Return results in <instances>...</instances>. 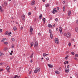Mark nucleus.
<instances>
[{
  "mask_svg": "<svg viewBox=\"0 0 78 78\" xmlns=\"http://www.w3.org/2000/svg\"><path fill=\"white\" fill-rule=\"evenodd\" d=\"M72 37V35H71V34L70 33L68 32L67 33V36L66 37L68 38H70V37Z\"/></svg>",
  "mask_w": 78,
  "mask_h": 78,
  "instance_id": "1",
  "label": "nucleus"
},
{
  "mask_svg": "<svg viewBox=\"0 0 78 78\" xmlns=\"http://www.w3.org/2000/svg\"><path fill=\"white\" fill-rule=\"evenodd\" d=\"M41 70V69L39 68H36L35 70L34 71V73H37V72H39V71Z\"/></svg>",
  "mask_w": 78,
  "mask_h": 78,
  "instance_id": "2",
  "label": "nucleus"
},
{
  "mask_svg": "<svg viewBox=\"0 0 78 78\" xmlns=\"http://www.w3.org/2000/svg\"><path fill=\"white\" fill-rule=\"evenodd\" d=\"M33 28H32V27L30 26V36H31V34H32V33L33 32Z\"/></svg>",
  "mask_w": 78,
  "mask_h": 78,
  "instance_id": "3",
  "label": "nucleus"
},
{
  "mask_svg": "<svg viewBox=\"0 0 78 78\" xmlns=\"http://www.w3.org/2000/svg\"><path fill=\"white\" fill-rule=\"evenodd\" d=\"M55 43H56V44H58V38H55Z\"/></svg>",
  "mask_w": 78,
  "mask_h": 78,
  "instance_id": "4",
  "label": "nucleus"
},
{
  "mask_svg": "<svg viewBox=\"0 0 78 78\" xmlns=\"http://www.w3.org/2000/svg\"><path fill=\"white\" fill-rule=\"evenodd\" d=\"M59 30L61 34H62V27H60L59 28Z\"/></svg>",
  "mask_w": 78,
  "mask_h": 78,
  "instance_id": "5",
  "label": "nucleus"
},
{
  "mask_svg": "<svg viewBox=\"0 0 78 78\" xmlns=\"http://www.w3.org/2000/svg\"><path fill=\"white\" fill-rule=\"evenodd\" d=\"M22 19L23 20H25V16L24 15H23L22 16Z\"/></svg>",
  "mask_w": 78,
  "mask_h": 78,
  "instance_id": "6",
  "label": "nucleus"
},
{
  "mask_svg": "<svg viewBox=\"0 0 78 78\" xmlns=\"http://www.w3.org/2000/svg\"><path fill=\"white\" fill-rule=\"evenodd\" d=\"M10 69V68H9V66H8L7 67H6V70H7V71H8V72H9V69Z\"/></svg>",
  "mask_w": 78,
  "mask_h": 78,
  "instance_id": "7",
  "label": "nucleus"
},
{
  "mask_svg": "<svg viewBox=\"0 0 78 78\" xmlns=\"http://www.w3.org/2000/svg\"><path fill=\"white\" fill-rule=\"evenodd\" d=\"M48 67L49 68H53V65H51V64H48Z\"/></svg>",
  "mask_w": 78,
  "mask_h": 78,
  "instance_id": "8",
  "label": "nucleus"
},
{
  "mask_svg": "<svg viewBox=\"0 0 78 78\" xmlns=\"http://www.w3.org/2000/svg\"><path fill=\"white\" fill-rule=\"evenodd\" d=\"M37 45H38V43H37V41H36L34 44V46L37 47Z\"/></svg>",
  "mask_w": 78,
  "mask_h": 78,
  "instance_id": "9",
  "label": "nucleus"
},
{
  "mask_svg": "<svg viewBox=\"0 0 78 78\" xmlns=\"http://www.w3.org/2000/svg\"><path fill=\"white\" fill-rule=\"evenodd\" d=\"M35 4V1H34L31 2V5H34Z\"/></svg>",
  "mask_w": 78,
  "mask_h": 78,
  "instance_id": "10",
  "label": "nucleus"
},
{
  "mask_svg": "<svg viewBox=\"0 0 78 78\" xmlns=\"http://www.w3.org/2000/svg\"><path fill=\"white\" fill-rule=\"evenodd\" d=\"M72 13V12H71V11H69L68 12V16L69 17H70V14H71V13Z\"/></svg>",
  "mask_w": 78,
  "mask_h": 78,
  "instance_id": "11",
  "label": "nucleus"
},
{
  "mask_svg": "<svg viewBox=\"0 0 78 78\" xmlns=\"http://www.w3.org/2000/svg\"><path fill=\"white\" fill-rule=\"evenodd\" d=\"M65 72L66 73H68V72H69V69H65Z\"/></svg>",
  "mask_w": 78,
  "mask_h": 78,
  "instance_id": "12",
  "label": "nucleus"
},
{
  "mask_svg": "<svg viewBox=\"0 0 78 78\" xmlns=\"http://www.w3.org/2000/svg\"><path fill=\"white\" fill-rule=\"evenodd\" d=\"M55 73L56 74H59L60 73L58 71H55Z\"/></svg>",
  "mask_w": 78,
  "mask_h": 78,
  "instance_id": "13",
  "label": "nucleus"
},
{
  "mask_svg": "<svg viewBox=\"0 0 78 78\" xmlns=\"http://www.w3.org/2000/svg\"><path fill=\"white\" fill-rule=\"evenodd\" d=\"M53 11L55 12H58L57 10H56V8H54L53 9Z\"/></svg>",
  "mask_w": 78,
  "mask_h": 78,
  "instance_id": "14",
  "label": "nucleus"
},
{
  "mask_svg": "<svg viewBox=\"0 0 78 78\" xmlns=\"http://www.w3.org/2000/svg\"><path fill=\"white\" fill-rule=\"evenodd\" d=\"M33 45H34V43L33 42H31L30 43V47H33Z\"/></svg>",
  "mask_w": 78,
  "mask_h": 78,
  "instance_id": "15",
  "label": "nucleus"
},
{
  "mask_svg": "<svg viewBox=\"0 0 78 78\" xmlns=\"http://www.w3.org/2000/svg\"><path fill=\"white\" fill-rule=\"evenodd\" d=\"M5 40H6V38H4L2 39L1 41L2 42H4V41H5Z\"/></svg>",
  "mask_w": 78,
  "mask_h": 78,
  "instance_id": "16",
  "label": "nucleus"
},
{
  "mask_svg": "<svg viewBox=\"0 0 78 78\" xmlns=\"http://www.w3.org/2000/svg\"><path fill=\"white\" fill-rule=\"evenodd\" d=\"M75 31L77 33H78V27H76L75 29Z\"/></svg>",
  "mask_w": 78,
  "mask_h": 78,
  "instance_id": "17",
  "label": "nucleus"
},
{
  "mask_svg": "<svg viewBox=\"0 0 78 78\" xmlns=\"http://www.w3.org/2000/svg\"><path fill=\"white\" fill-rule=\"evenodd\" d=\"M42 14L40 15L39 17V19H42Z\"/></svg>",
  "mask_w": 78,
  "mask_h": 78,
  "instance_id": "18",
  "label": "nucleus"
},
{
  "mask_svg": "<svg viewBox=\"0 0 78 78\" xmlns=\"http://www.w3.org/2000/svg\"><path fill=\"white\" fill-rule=\"evenodd\" d=\"M50 36L51 39H52L53 38V35L51 34H50Z\"/></svg>",
  "mask_w": 78,
  "mask_h": 78,
  "instance_id": "19",
  "label": "nucleus"
},
{
  "mask_svg": "<svg viewBox=\"0 0 78 78\" xmlns=\"http://www.w3.org/2000/svg\"><path fill=\"white\" fill-rule=\"evenodd\" d=\"M33 55H34V52H32L30 56V58H33Z\"/></svg>",
  "mask_w": 78,
  "mask_h": 78,
  "instance_id": "20",
  "label": "nucleus"
},
{
  "mask_svg": "<svg viewBox=\"0 0 78 78\" xmlns=\"http://www.w3.org/2000/svg\"><path fill=\"white\" fill-rule=\"evenodd\" d=\"M8 31H6L5 33V35H8Z\"/></svg>",
  "mask_w": 78,
  "mask_h": 78,
  "instance_id": "21",
  "label": "nucleus"
},
{
  "mask_svg": "<svg viewBox=\"0 0 78 78\" xmlns=\"http://www.w3.org/2000/svg\"><path fill=\"white\" fill-rule=\"evenodd\" d=\"M63 11L64 12L65 11H66V7H65V6H64L63 8Z\"/></svg>",
  "mask_w": 78,
  "mask_h": 78,
  "instance_id": "22",
  "label": "nucleus"
},
{
  "mask_svg": "<svg viewBox=\"0 0 78 78\" xmlns=\"http://www.w3.org/2000/svg\"><path fill=\"white\" fill-rule=\"evenodd\" d=\"M13 30H14V31H16V30H17V27H13Z\"/></svg>",
  "mask_w": 78,
  "mask_h": 78,
  "instance_id": "23",
  "label": "nucleus"
},
{
  "mask_svg": "<svg viewBox=\"0 0 78 78\" xmlns=\"http://www.w3.org/2000/svg\"><path fill=\"white\" fill-rule=\"evenodd\" d=\"M47 55H48V54L44 53L43 54V56H47Z\"/></svg>",
  "mask_w": 78,
  "mask_h": 78,
  "instance_id": "24",
  "label": "nucleus"
},
{
  "mask_svg": "<svg viewBox=\"0 0 78 78\" xmlns=\"http://www.w3.org/2000/svg\"><path fill=\"white\" fill-rule=\"evenodd\" d=\"M50 6V5L48 4H47L46 5H45V6L46 7V8H47V7H48Z\"/></svg>",
  "mask_w": 78,
  "mask_h": 78,
  "instance_id": "25",
  "label": "nucleus"
},
{
  "mask_svg": "<svg viewBox=\"0 0 78 78\" xmlns=\"http://www.w3.org/2000/svg\"><path fill=\"white\" fill-rule=\"evenodd\" d=\"M19 78V76H18L17 75H16L13 78Z\"/></svg>",
  "mask_w": 78,
  "mask_h": 78,
  "instance_id": "26",
  "label": "nucleus"
},
{
  "mask_svg": "<svg viewBox=\"0 0 78 78\" xmlns=\"http://www.w3.org/2000/svg\"><path fill=\"white\" fill-rule=\"evenodd\" d=\"M68 58H69V56H67L65 58V59H67Z\"/></svg>",
  "mask_w": 78,
  "mask_h": 78,
  "instance_id": "27",
  "label": "nucleus"
},
{
  "mask_svg": "<svg viewBox=\"0 0 78 78\" xmlns=\"http://www.w3.org/2000/svg\"><path fill=\"white\" fill-rule=\"evenodd\" d=\"M43 21H44V23H45V18H44L43 19Z\"/></svg>",
  "mask_w": 78,
  "mask_h": 78,
  "instance_id": "28",
  "label": "nucleus"
},
{
  "mask_svg": "<svg viewBox=\"0 0 78 78\" xmlns=\"http://www.w3.org/2000/svg\"><path fill=\"white\" fill-rule=\"evenodd\" d=\"M48 27H49V28H50V27H52V26H51V24H49L48 25Z\"/></svg>",
  "mask_w": 78,
  "mask_h": 78,
  "instance_id": "29",
  "label": "nucleus"
},
{
  "mask_svg": "<svg viewBox=\"0 0 78 78\" xmlns=\"http://www.w3.org/2000/svg\"><path fill=\"white\" fill-rule=\"evenodd\" d=\"M2 55H3V54H2V52H0V56H2Z\"/></svg>",
  "mask_w": 78,
  "mask_h": 78,
  "instance_id": "30",
  "label": "nucleus"
},
{
  "mask_svg": "<svg viewBox=\"0 0 78 78\" xmlns=\"http://www.w3.org/2000/svg\"><path fill=\"white\" fill-rule=\"evenodd\" d=\"M64 36L67 37V33H64Z\"/></svg>",
  "mask_w": 78,
  "mask_h": 78,
  "instance_id": "31",
  "label": "nucleus"
},
{
  "mask_svg": "<svg viewBox=\"0 0 78 78\" xmlns=\"http://www.w3.org/2000/svg\"><path fill=\"white\" fill-rule=\"evenodd\" d=\"M8 49V48H4V51H6Z\"/></svg>",
  "mask_w": 78,
  "mask_h": 78,
  "instance_id": "32",
  "label": "nucleus"
},
{
  "mask_svg": "<svg viewBox=\"0 0 78 78\" xmlns=\"http://www.w3.org/2000/svg\"><path fill=\"white\" fill-rule=\"evenodd\" d=\"M71 55H75V53L73 52H71Z\"/></svg>",
  "mask_w": 78,
  "mask_h": 78,
  "instance_id": "33",
  "label": "nucleus"
},
{
  "mask_svg": "<svg viewBox=\"0 0 78 78\" xmlns=\"http://www.w3.org/2000/svg\"><path fill=\"white\" fill-rule=\"evenodd\" d=\"M4 44H5V45H7V44H8V42H4Z\"/></svg>",
  "mask_w": 78,
  "mask_h": 78,
  "instance_id": "34",
  "label": "nucleus"
},
{
  "mask_svg": "<svg viewBox=\"0 0 78 78\" xmlns=\"http://www.w3.org/2000/svg\"><path fill=\"white\" fill-rule=\"evenodd\" d=\"M11 48H14V44H12L11 46Z\"/></svg>",
  "mask_w": 78,
  "mask_h": 78,
  "instance_id": "35",
  "label": "nucleus"
},
{
  "mask_svg": "<svg viewBox=\"0 0 78 78\" xmlns=\"http://www.w3.org/2000/svg\"><path fill=\"white\" fill-rule=\"evenodd\" d=\"M31 13L30 12H29L28 13V16H30V15H31Z\"/></svg>",
  "mask_w": 78,
  "mask_h": 78,
  "instance_id": "36",
  "label": "nucleus"
},
{
  "mask_svg": "<svg viewBox=\"0 0 78 78\" xmlns=\"http://www.w3.org/2000/svg\"><path fill=\"white\" fill-rule=\"evenodd\" d=\"M68 45L69 47H70V46H71V43H69L68 44Z\"/></svg>",
  "mask_w": 78,
  "mask_h": 78,
  "instance_id": "37",
  "label": "nucleus"
},
{
  "mask_svg": "<svg viewBox=\"0 0 78 78\" xmlns=\"http://www.w3.org/2000/svg\"><path fill=\"white\" fill-rule=\"evenodd\" d=\"M49 33L50 34H51V30H49Z\"/></svg>",
  "mask_w": 78,
  "mask_h": 78,
  "instance_id": "38",
  "label": "nucleus"
},
{
  "mask_svg": "<svg viewBox=\"0 0 78 78\" xmlns=\"http://www.w3.org/2000/svg\"><path fill=\"white\" fill-rule=\"evenodd\" d=\"M55 20L56 22H58V18L55 19Z\"/></svg>",
  "mask_w": 78,
  "mask_h": 78,
  "instance_id": "39",
  "label": "nucleus"
},
{
  "mask_svg": "<svg viewBox=\"0 0 78 78\" xmlns=\"http://www.w3.org/2000/svg\"><path fill=\"white\" fill-rule=\"evenodd\" d=\"M75 56L77 58V57H78V55L77 54H76L75 55Z\"/></svg>",
  "mask_w": 78,
  "mask_h": 78,
  "instance_id": "40",
  "label": "nucleus"
},
{
  "mask_svg": "<svg viewBox=\"0 0 78 78\" xmlns=\"http://www.w3.org/2000/svg\"><path fill=\"white\" fill-rule=\"evenodd\" d=\"M3 69H0V72H1V71H3Z\"/></svg>",
  "mask_w": 78,
  "mask_h": 78,
  "instance_id": "41",
  "label": "nucleus"
},
{
  "mask_svg": "<svg viewBox=\"0 0 78 78\" xmlns=\"http://www.w3.org/2000/svg\"><path fill=\"white\" fill-rule=\"evenodd\" d=\"M57 10H58V11H59V7H58L57 8Z\"/></svg>",
  "mask_w": 78,
  "mask_h": 78,
  "instance_id": "42",
  "label": "nucleus"
},
{
  "mask_svg": "<svg viewBox=\"0 0 78 78\" xmlns=\"http://www.w3.org/2000/svg\"><path fill=\"white\" fill-rule=\"evenodd\" d=\"M12 41H14V38H12Z\"/></svg>",
  "mask_w": 78,
  "mask_h": 78,
  "instance_id": "43",
  "label": "nucleus"
},
{
  "mask_svg": "<svg viewBox=\"0 0 78 78\" xmlns=\"http://www.w3.org/2000/svg\"><path fill=\"white\" fill-rule=\"evenodd\" d=\"M38 34L39 36H41V34H42V33H38Z\"/></svg>",
  "mask_w": 78,
  "mask_h": 78,
  "instance_id": "44",
  "label": "nucleus"
},
{
  "mask_svg": "<svg viewBox=\"0 0 78 78\" xmlns=\"http://www.w3.org/2000/svg\"><path fill=\"white\" fill-rule=\"evenodd\" d=\"M65 62H66V64H69V61H66Z\"/></svg>",
  "mask_w": 78,
  "mask_h": 78,
  "instance_id": "45",
  "label": "nucleus"
},
{
  "mask_svg": "<svg viewBox=\"0 0 78 78\" xmlns=\"http://www.w3.org/2000/svg\"><path fill=\"white\" fill-rule=\"evenodd\" d=\"M8 36H9L10 34H11V32H10V33H9L8 34Z\"/></svg>",
  "mask_w": 78,
  "mask_h": 78,
  "instance_id": "46",
  "label": "nucleus"
},
{
  "mask_svg": "<svg viewBox=\"0 0 78 78\" xmlns=\"http://www.w3.org/2000/svg\"><path fill=\"white\" fill-rule=\"evenodd\" d=\"M46 60H47V61H48L49 60V58H46Z\"/></svg>",
  "mask_w": 78,
  "mask_h": 78,
  "instance_id": "47",
  "label": "nucleus"
},
{
  "mask_svg": "<svg viewBox=\"0 0 78 78\" xmlns=\"http://www.w3.org/2000/svg\"><path fill=\"white\" fill-rule=\"evenodd\" d=\"M67 67L68 69H69V68L70 66H69V65H68L67 66Z\"/></svg>",
  "mask_w": 78,
  "mask_h": 78,
  "instance_id": "48",
  "label": "nucleus"
},
{
  "mask_svg": "<svg viewBox=\"0 0 78 78\" xmlns=\"http://www.w3.org/2000/svg\"><path fill=\"white\" fill-rule=\"evenodd\" d=\"M2 31H3V30L2 29H0V33H1V32H2Z\"/></svg>",
  "mask_w": 78,
  "mask_h": 78,
  "instance_id": "49",
  "label": "nucleus"
},
{
  "mask_svg": "<svg viewBox=\"0 0 78 78\" xmlns=\"http://www.w3.org/2000/svg\"><path fill=\"white\" fill-rule=\"evenodd\" d=\"M76 23L77 24V25H78V20H77L76 21Z\"/></svg>",
  "mask_w": 78,
  "mask_h": 78,
  "instance_id": "50",
  "label": "nucleus"
},
{
  "mask_svg": "<svg viewBox=\"0 0 78 78\" xmlns=\"http://www.w3.org/2000/svg\"><path fill=\"white\" fill-rule=\"evenodd\" d=\"M74 59H75V60H76V61H77V58H74Z\"/></svg>",
  "mask_w": 78,
  "mask_h": 78,
  "instance_id": "51",
  "label": "nucleus"
},
{
  "mask_svg": "<svg viewBox=\"0 0 78 78\" xmlns=\"http://www.w3.org/2000/svg\"><path fill=\"white\" fill-rule=\"evenodd\" d=\"M65 2H65V1H63V4H64V3H65Z\"/></svg>",
  "mask_w": 78,
  "mask_h": 78,
  "instance_id": "52",
  "label": "nucleus"
},
{
  "mask_svg": "<svg viewBox=\"0 0 78 78\" xmlns=\"http://www.w3.org/2000/svg\"><path fill=\"white\" fill-rule=\"evenodd\" d=\"M2 64H3V63H0V66H2Z\"/></svg>",
  "mask_w": 78,
  "mask_h": 78,
  "instance_id": "53",
  "label": "nucleus"
},
{
  "mask_svg": "<svg viewBox=\"0 0 78 78\" xmlns=\"http://www.w3.org/2000/svg\"><path fill=\"white\" fill-rule=\"evenodd\" d=\"M9 53L10 55H12V54L11 52H10Z\"/></svg>",
  "mask_w": 78,
  "mask_h": 78,
  "instance_id": "54",
  "label": "nucleus"
},
{
  "mask_svg": "<svg viewBox=\"0 0 78 78\" xmlns=\"http://www.w3.org/2000/svg\"><path fill=\"white\" fill-rule=\"evenodd\" d=\"M1 10V12H3V10L1 9V10Z\"/></svg>",
  "mask_w": 78,
  "mask_h": 78,
  "instance_id": "55",
  "label": "nucleus"
},
{
  "mask_svg": "<svg viewBox=\"0 0 78 78\" xmlns=\"http://www.w3.org/2000/svg\"><path fill=\"white\" fill-rule=\"evenodd\" d=\"M22 29H23V27H21V30H22Z\"/></svg>",
  "mask_w": 78,
  "mask_h": 78,
  "instance_id": "56",
  "label": "nucleus"
},
{
  "mask_svg": "<svg viewBox=\"0 0 78 78\" xmlns=\"http://www.w3.org/2000/svg\"><path fill=\"white\" fill-rule=\"evenodd\" d=\"M52 13H53V14H55V12H54V11H52Z\"/></svg>",
  "mask_w": 78,
  "mask_h": 78,
  "instance_id": "57",
  "label": "nucleus"
},
{
  "mask_svg": "<svg viewBox=\"0 0 78 78\" xmlns=\"http://www.w3.org/2000/svg\"><path fill=\"white\" fill-rule=\"evenodd\" d=\"M2 9V6H0V10H1Z\"/></svg>",
  "mask_w": 78,
  "mask_h": 78,
  "instance_id": "58",
  "label": "nucleus"
},
{
  "mask_svg": "<svg viewBox=\"0 0 78 78\" xmlns=\"http://www.w3.org/2000/svg\"><path fill=\"white\" fill-rule=\"evenodd\" d=\"M30 62L31 63L33 62V61H32V60H30Z\"/></svg>",
  "mask_w": 78,
  "mask_h": 78,
  "instance_id": "59",
  "label": "nucleus"
},
{
  "mask_svg": "<svg viewBox=\"0 0 78 78\" xmlns=\"http://www.w3.org/2000/svg\"><path fill=\"white\" fill-rule=\"evenodd\" d=\"M56 30L57 31H58V28H56Z\"/></svg>",
  "mask_w": 78,
  "mask_h": 78,
  "instance_id": "60",
  "label": "nucleus"
},
{
  "mask_svg": "<svg viewBox=\"0 0 78 78\" xmlns=\"http://www.w3.org/2000/svg\"><path fill=\"white\" fill-rule=\"evenodd\" d=\"M31 71H30L29 72V74H31Z\"/></svg>",
  "mask_w": 78,
  "mask_h": 78,
  "instance_id": "61",
  "label": "nucleus"
},
{
  "mask_svg": "<svg viewBox=\"0 0 78 78\" xmlns=\"http://www.w3.org/2000/svg\"><path fill=\"white\" fill-rule=\"evenodd\" d=\"M36 9H37V8H36V7H35L34 8V9L36 10Z\"/></svg>",
  "mask_w": 78,
  "mask_h": 78,
  "instance_id": "62",
  "label": "nucleus"
},
{
  "mask_svg": "<svg viewBox=\"0 0 78 78\" xmlns=\"http://www.w3.org/2000/svg\"><path fill=\"white\" fill-rule=\"evenodd\" d=\"M50 20H51L52 19V17L50 18Z\"/></svg>",
  "mask_w": 78,
  "mask_h": 78,
  "instance_id": "63",
  "label": "nucleus"
},
{
  "mask_svg": "<svg viewBox=\"0 0 78 78\" xmlns=\"http://www.w3.org/2000/svg\"><path fill=\"white\" fill-rule=\"evenodd\" d=\"M5 5H7L6 3H5Z\"/></svg>",
  "mask_w": 78,
  "mask_h": 78,
  "instance_id": "64",
  "label": "nucleus"
}]
</instances>
